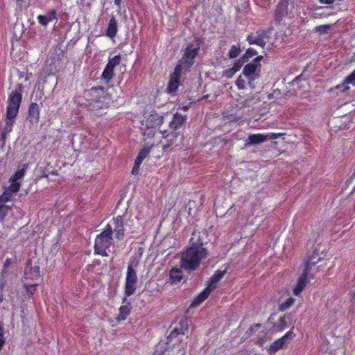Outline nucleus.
<instances>
[{
    "label": "nucleus",
    "mask_w": 355,
    "mask_h": 355,
    "mask_svg": "<svg viewBox=\"0 0 355 355\" xmlns=\"http://www.w3.org/2000/svg\"><path fill=\"white\" fill-rule=\"evenodd\" d=\"M191 239L190 246L181 255L180 266L187 272L196 270L202 260L207 256V250L204 248L202 242L194 243Z\"/></svg>",
    "instance_id": "f257e3e1"
},
{
    "label": "nucleus",
    "mask_w": 355,
    "mask_h": 355,
    "mask_svg": "<svg viewBox=\"0 0 355 355\" xmlns=\"http://www.w3.org/2000/svg\"><path fill=\"white\" fill-rule=\"evenodd\" d=\"M85 98L87 100V105L92 110L98 111L106 108L109 105L110 98H108L103 87H92L85 92Z\"/></svg>",
    "instance_id": "f03ea898"
},
{
    "label": "nucleus",
    "mask_w": 355,
    "mask_h": 355,
    "mask_svg": "<svg viewBox=\"0 0 355 355\" xmlns=\"http://www.w3.org/2000/svg\"><path fill=\"white\" fill-rule=\"evenodd\" d=\"M112 227L108 224L104 231L97 235L94 243L95 254L102 257H107V250L112 244Z\"/></svg>",
    "instance_id": "7ed1b4c3"
},
{
    "label": "nucleus",
    "mask_w": 355,
    "mask_h": 355,
    "mask_svg": "<svg viewBox=\"0 0 355 355\" xmlns=\"http://www.w3.org/2000/svg\"><path fill=\"white\" fill-rule=\"evenodd\" d=\"M200 50V44L198 42L189 43L185 49L182 58L179 60L177 67L183 71H189L194 64V60Z\"/></svg>",
    "instance_id": "20e7f679"
},
{
    "label": "nucleus",
    "mask_w": 355,
    "mask_h": 355,
    "mask_svg": "<svg viewBox=\"0 0 355 355\" xmlns=\"http://www.w3.org/2000/svg\"><path fill=\"white\" fill-rule=\"evenodd\" d=\"M138 261H131L128 263L125 275L124 293L125 297H130L133 295L136 291L138 282V278L136 268Z\"/></svg>",
    "instance_id": "39448f33"
},
{
    "label": "nucleus",
    "mask_w": 355,
    "mask_h": 355,
    "mask_svg": "<svg viewBox=\"0 0 355 355\" xmlns=\"http://www.w3.org/2000/svg\"><path fill=\"white\" fill-rule=\"evenodd\" d=\"M23 87L17 85V88L12 91L8 96L6 107V114L17 116L22 99Z\"/></svg>",
    "instance_id": "423d86ee"
},
{
    "label": "nucleus",
    "mask_w": 355,
    "mask_h": 355,
    "mask_svg": "<svg viewBox=\"0 0 355 355\" xmlns=\"http://www.w3.org/2000/svg\"><path fill=\"white\" fill-rule=\"evenodd\" d=\"M293 6L291 5L288 0H281L277 6L275 12V20L280 24L284 21L285 18L291 19L293 15Z\"/></svg>",
    "instance_id": "0eeeda50"
},
{
    "label": "nucleus",
    "mask_w": 355,
    "mask_h": 355,
    "mask_svg": "<svg viewBox=\"0 0 355 355\" xmlns=\"http://www.w3.org/2000/svg\"><path fill=\"white\" fill-rule=\"evenodd\" d=\"M315 264V262L313 261V259H310L305 264V268L303 272L300 276L297 282L293 289V294L296 296L300 295L301 292L306 286L309 282V272L312 268V266Z\"/></svg>",
    "instance_id": "6e6552de"
},
{
    "label": "nucleus",
    "mask_w": 355,
    "mask_h": 355,
    "mask_svg": "<svg viewBox=\"0 0 355 355\" xmlns=\"http://www.w3.org/2000/svg\"><path fill=\"white\" fill-rule=\"evenodd\" d=\"M261 64H256V62H252L245 66L242 74L247 79L248 83L251 88L254 87L253 82L258 78L257 71L260 70Z\"/></svg>",
    "instance_id": "1a4fd4ad"
},
{
    "label": "nucleus",
    "mask_w": 355,
    "mask_h": 355,
    "mask_svg": "<svg viewBox=\"0 0 355 355\" xmlns=\"http://www.w3.org/2000/svg\"><path fill=\"white\" fill-rule=\"evenodd\" d=\"M269 39V31L266 30H258L254 33L248 35L246 40L250 44H256L263 47Z\"/></svg>",
    "instance_id": "9d476101"
},
{
    "label": "nucleus",
    "mask_w": 355,
    "mask_h": 355,
    "mask_svg": "<svg viewBox=\"0 0 355 355\" xmlns=\"http://www.w3.org/2000/svg\"><path fill=\"white\" fill-rule=\"evenodd\" d=\"M190 325V320L187 319L180 320V322L171 331L168 336V340L171 342L173 338H177L178 336L187 334L189 331Z\"/></svg>",
    "instance_id": "9b49d317"
},
{
    "label": "nucleus",
    "mask_w": 355,
    "mask_h": 355,
    "mask_svg": "<svg viewBox=\"0 0 355 355\" xmlns=\"http://www.w3.org/2000/svg\"><path fill=\"white\" fill-rule=\"evenodd\" d=\"M277 137L274 133L250 134L246 139L245 146L258 145L268 139H276Z\"/></svg>",
    "instance_id": "f8f14e48"
},
{
    "label": "nucleus",
    "mask_w": 355,
    "mask_h": 355,
    "mask_svg": "<svg viewBox=\"0 0 355 355\" xmlns=\"http://www.w3.org/2000/svg\"><path fill=\"white\" fill-rule=\"evenodd\" d=\"M10 185L0 196V203H6L12 200V196L17 193L20 188L21 183L10 182Z\"/></svg>",
    "instance_id": "ddd939ff"
},
{
    "label": "nucleus",
    "mask_w": 355,
    "mask_h": 355,
    "mask_svg": "<svg viewBox=\"0 0 355 355\" xmlns=\"http://www.w3.org/2000/svg\"><path fill=\"white\" fill-rule=\"evenodd\" d=\"M182 69L175 67L173 73L171 75V79L168 82L167 91L168 93H175L180 85V80Z\"/></svg>",
    "instance_id": "4468645a"
},
{
    "label": "nucleus",
    "mask_w": 355,
    "mask_h": 355,
    "mask_svg": "<svg viewBox=\"0 0 355 355\" xmlns=\"http://www.w3.org/2000/svg\"><path fill=\"white\" fill-rule=\"evenodd\" d=\"M16 116H17L9 115L6 114V116L4 120V125L1 128V139L3 141V142L5 141L7 135L12 130V127L15 124Z\"/></svg>",
    "instance_id": "2eb2a0df"
},
{
    "label": "nucleus",
    "mask_w": 355,
    "mask_h": 355,
    "mask_svg": "<svg viewBox=\"0 0 355 355\" xmlns=\"http://www.w3.org/2000/svg\"><path fill=\"white\" fill-rule=\"evenodd\" d=\"M38 23L46 27L49 23L58 19V12L55 9H50L44 15H40L37 17Z\"/></svg>",
    "instance_id": "dca6fc26"
},
{
    "label": "nucleus",
    "mask_w": 355,
    "mask_h": 355,
    "mask_svg": "<svg viewBox=\"0 0 355 355\" xmlns=\"http://www.w3.org/2000/svg\"><path fill=\"white\" fill-rule=\"evenodd\" d=\"M114 229L112 231L115 233L116 238L118 240H122L124 235V226L123 222V218L121 216H118L113 220Z\"/></svg>",
    "instance_id": "f3484780"
},
{
    "label": "nucleus",
    "mask_w": 355,
    "mask_h": 355,
    "mask_svg": "<svg viewBox=\"0 0 355 355\" xmlns=\"http://www.w3.org/2000/svg\"><path fill=\"white\" fill-rule=\"evenodd\" d=\"M164 118L157 113L150 114L146 119L145 125L148 129L154 128L162 124Z\"/></svg>",
    "instance_id": "a211bd4d"
},
{
    "label": "nucleus",
    "mask_w": 355,
    "mask_h": 355,
    "mask_svg": "<svg viewBox=\"0 0 355 355\" xmlns=\"http://www.w3.org/2000/svg\"><path fill=\"white\" fill-rule=\"evenodd\" d=\"M187 119V116L176 113L173 115V120L170 122V128L174 130L181 128Z\"/></svg>",
    "instance_id": "6ab92c4d"
},
{
    "label": "nucleus",
    "mask_w": 355,
    "mask_h": 355,
    "mask_svg": "<svg viewBox=\"0 0 355 355\" xmlns=\"http://www.w3.org/2000/svg\"><path fill=\"white\" fill-rule=\"evenodd\" d=\"M117 31V21L114 16H112L108 21L105 35L112 39L116 36Z\"/></svg>",
    "instance_id": "aec40b11"
},
{
    "label": "nucleus",
    "mask_w": 355,
    "mask_h": 355,
    "mask_svg": "<svg viewBox=\"0 0 355 355\" xmlns=\"http://www.w3.org/2000/svg\"><path fill=\"white\" fill-rule=\"evenodd\" d=\"M226 273V269L221 270H217L214 275L211 277L210 281L207 285V286L214 291L218 282L223 277L225 274Z\"/></svg>",
    "instance_id": "412c9836"
},
{
    "label": "nucleus",
    "mask_w": 355,
    "mask_h": 355,
    "mask_svg": "<svg viewBox=\"0 0 355 355\" xmlns=\"http://www.w3.org/2000/svg\"><path fill=\"white\" fill-rule=\"evenodd\" d=\"M212 291L208 286H207L201 293H200L193 300L191 306H197L203 302L210 295Z\"/></svg>",
    "instance_id": "4be33fe9"
},
{
    "label": "nucleus",
    "mask_w": 355,
    "mask_h": 355,
    "mask_svg": "<svg viewBox=\"0 0 355 355\" xmlns=\"http://www.w3.org/2000/svg\"><path fill=\"white\" fill-rule=\"evenodd\" d=\"M352 84L355 86V69L345 79L341 85L337 86V89L340 90L342 92H345L349 89V87L346 85Z\"/></svg>",
    "instance_id": "5701e85b"
},
{
    "label": "nucleus",
    "mask_w": 355,
    "mask_h": 355,
    "mask_svg": "<svg viewBox=\"0 0 355 355\" xmlns=\"http://www.w3.org/2000/svg\"><path fill=\"white\" fill-rule=\"evenodd\" d=\"M28 117L31 122H37L39 120L40 110L37 103H33L31 104L28 110Z\"/></svg>",
    "instance_id": "b1692460"
},
{
    "label": "nucleus",
    "mask_w": 355,
    "mask_h": 355,
    "mask_svg": "<svg viewBox=\"0 0 355 355\" xmlns=\"http://www.w3.org/2000/svg\"><path fill=\"white\" fill-rule=\"evenodd\" d=\"M171 284H177L182 279V272L180 268H173L169 272Z\"/></svg>",
    "instance_id": "393cba45"
},
{
    "label": "nucleus",
    "mask_w": 355,
    "mask_h": 355,
    "mask_svg": "<svg viewBox=\"0 0 355 355\" xmlns=\"http://www.w3.org/2000/svg\"><path fill=\"white\" fill-rule=\"evenodd\" d=\"M154 146L153 143H147L146 144L143 148L140 150L138 156L137 157L136 159L142 162L144 159L148 156L149 153L150 152L151 149Z\"/></svg>",
    "instance_id": "a878e982"
},
{
    "label": "nucleus",
    "mask_w": 355,
    "mask_h": 355,
    "mask_svg": "<svg viewBox=\"0 0 355 355\" xmlns=\"http://www.w3.org/2000/svg\"><path fill=\"white\" fill-rule=\"evenodd\" d=\"M130 313V304L122 305L119 308V313L116 317L118 321H123L125 320Z\"/></svg>",
    "instance_id": "bb28decb"
},
{
    "label": "nucleus",
    "mask_w": 355,
    "mask_h": 355,
    "mask_svg": "<svg viewBox=\"0 0 355 355\" xmlns=\"http://www.w3.org/2000/svg\"><path fill=\"white\" fill-rule=\"evenodd\" d=\"M241 52V46L239 44H234L232 45L228 53L227 56L230 59H234L237 58Z\"/></svg>",
    "instance_id": "cd10ccee"
},
{
    "label": "nucleus",
    "mask_w": 355,
    "mask_h": 355,
    "mask_svg": "<svg viewBox=\"0 0 355 355\" xmlns=\"http://www.w3.org/2000/svg\"><path fill=\"white\" fill-rule=\"evenodd\" d=\"M25 174L26 170L24 168L18 169L15 173L10 177L9 182L20 183L19 181L24 177Z\"/></svg>",
    "instance_id": "c85d7f7f"
},
{
    "label": "nucleus",
    "mask_w": 355,
    "mask_h": 355,
    "mask_svg": "<svg viewBox=\"0 0 355 355\" xmlns=\"http://www.w3.org/2000/svg\"><path fill=\"white\" fill-rule=\"evenodd\" d=\"M113 76L114 69L108 68V67L106 65L102 73L101 78L104 80L105 83H108L113 78Z\"/></svg>",
    "instance_id": "c756f323"
},
{
    "label": "nucleus",
    "mask_w": 355,
    "mask_h": 355,
    "mask_svg": "<svg viewBox=\"0 0 355 355\" xmlns=\"http://www.w3.org/2000/svg\"><path fill=\"white\" fill-rule=\"evenodd\" d=\"M287 343L282 338H279L277 340L275 341L270 346V349L273 352H277L279 349L283 348V347L286 345Z\"/></svg>",
    "instance_id": "7c9ffc66"
},
{
    "label": "nucleus",
    "mask_w": 355,
    "mask_h": 355,
    "mask_svg": "<svg viewBox=\"0 0 355 355\" xmlns=\"http://www.w3.org/2000/svg\"><path fill=\"white\" fill-rule=\"evenodd\" d=\"M10 207L4 205V203H0V220H3L4 218L8 214L10 211Z\"/></svg>",
    "instance_id": "2f4dec72"
},
{
    "label": "nucleus",
    "mask_w": 355,
    "mask_h": 355,
    "mask_svg": "<svg viewBox=\"0 0 355 355\" xmlns=\"http://www.w3.org/2000/svg\"><path fill=\"white\" fill-rule=\"evenodd\" d=\"M120 61L121 56L119 55H117L113 57L112 58L110 59L106 65L108 67V68L114 69L116 66L119 64Z\"/></svg>",
    "instance_id": "473e14b6"
},
{
    "label": "nucleus",
    "mask_w": 355,
    "mask_h": 355,
    "mask_svg": "<svg viewBox=\"0 0 355 355\" xmlns=\"http://www.w3.org/2000/svg\"><path fill=\"white\" fill-rule=\"evenodd\" d=\"M246 81L247 79L242 74L237 78L235 84L238 89H244L245 88Z\"/></svg>",
    "instance_id": "72a5a7b5"
},
{
    "label": "nucleus",
    "mask_w": 355,
    "mask_h": 355,
    "mask_svg": "<svg viewBox=\"0 0 355 355\" xmlns=\"http://www.w3.org/2000/svg\"><path fill=\"white\" fill-rule=\"evenodd\" d=\"M257 54V51L255 49H254L252 48H249L248 49H247V51L243 55V56L241 58L243 60L248 62L250 58H252L253 56L256 55Z\"/></svg>",
    "instance_id": "f704fd0d"
},
{
    "label": "nucleus",
    "mask_w": 355,
    "mask_h": 355,
    "mask_svg": "<svg viewBox=\"0 0 355 355\" xmlns=\"http://www.w3.org/2000/svg\"><path fill=\"white\" fill-rule=\"evenodd\" d=\"M295 302V299L290 297L286 300L285 302L281 304L279 306V309L282 311H286L293 306Z\"/></svg>",
    "instance_id": "c9c22d12"
},
{
    "label": "nucleus",
    "mask_w": 355,
    "mask_h": 355,
    "mask_svg": "<svg viewBox=\"0 0 355 355\" xmlns=\"http://www.w3.org/2000/svg\"><path fill=\"white\" fill-rule=\"evenodd\" d=\"M262 328V325L261 324H254V326H252L251 327H250L246 334L250 336H254L255 334V333L260 329Z\"/></svg>",
    "instance_id": "e433bc0d"
},
{
    "label": "nucleus",
    "mask_w": 355,
    "mask_h": 355,
    "mask_svg": "<svg viewBox=\"0 0 355 355\" xmlns=\"http://www.w3.org/2000/svg\"><path fill=\"white\" fill-rule=\"evenodd\" d=\"M266 336V332L264 330H261L257 335V338L256 339V343L262 345L265 342V338Z\"/></svg>",
    "instance_id": "4c0bfd02"
},
{
    "label": "nucleus",
    "mask_w": 355,
    "mask_h": 355,
    "mask_svg": "<svg viewBox=\"0 0 355 355\" xmlns=\"http://www.w3.org/2000/svg\"><path fill=\"white\" fill-rule=\"evenodd\" d=\"M245 62H246L245 60H243L242 58H241L240 59H239L238 60H236L234 62V64H233V66L232 67V70L236 73L241 69L243 64Z\"/></svg>",
    "instance_id": "58836bf2"
},
{
    "label": "nucleus",
    "mask_w": 355,
    "mask_h": 355,
    "mask_svg": "<svg viewBox=\"0 0 355 355\" xmlns=\"http://www.w3.org/2000/svg\"><path fill=\"white\" fill-rule=\"evenodd\" d=\"M12 263V260L10 258H8L5 260L2 268V275H5L8 272V268Z\"/></svg>",
    "instance_id": "ea45409f"
},
{
    "label": "nucleus",
    "mask_w": 355,
    "mask_h": 355,
    "mask_svg": "<svg viewBox=\"0 0 355 355\" xmlns=\"http://www.w3.org/2000/svg\"><path fill=\"white\" fill-rule=\"evenodd\" d=\"M142 162L135 159V164L132 168V174L133 175H137L139 172V167H140V165Z\"/></svg>",
    "instance_id": "a19ab883"
},
{
    "label": "nucleus",
    "mask_w": 355,
    "mask_h": 355,
    "mask_svg": "<svg viewBox=\"0 0 355 355\" xmlns=\"http://www.w3.org/2000/svg\"><path fill=\"white\" fill-rule=\"evenodd\" d=\"M295 336L293 330L288 331L282 338L288 343V340H291Z\"/></svg>",
    "instance_id": "79ce46f5"
},
{
    "label": "nucleus",
    "mask_w": 355,
    "mask_h": 355,
    "mask_svg": "<svg viewBox=\"0 0 355 355\" xmlns=\"http://www.w3.org/2000/svg\"><path fill=\"white\" fill-rule=\"evenodd\" d=\"M236 73V72L232 70V68L226 70L225 72H224V76L228 78H232L234 74Z\"/></svg>",
    "instance_id": "37998d69"
},
{
    "label": "nucleus",
    "mask_w": 355,
    "mask_h": 355,
    "mask_svg": "<svg viewBox=\"0 0 355 355\" xmlns=\"http://www.w3.org/2000/svg\"><path fill=\"white\" fill-rule=\"evenodd\" d=\"M286 317L283 316L279 318V323L281 328L283 329L286 327Z\"/></svg>",
    "instance_id": "c03bdc74"
},
{
    "label": "nucleus",
    "mask_w": 355,
    "mask_h": 355,
    "mask_svg": "<svg viewBox=\"0 0 355 355\" xmlns=\"http://www.w3.org/2000/svg\"><path fill=\"white\" fill-rule=\"evenodd\" d=\"M27 293L32 295L35 291V286H29L27 287Z\"/></svg>",
    "instance_id": "a18cd8bd"
},
{
    "label": "nucleus",
    "mask_w": 355,
    "mask_h": 355,
    "mask_svg": "<svg viewBox=\"0 0 355 355\" xmlns=\"http://www.w3.org/2000/svg\"><path fill=\"white\" fill-rule=\"evenodd\" d=\"M263 59V57L261 55H259V56H257V58H255L252 62H256V64H260V61Z\"/></svg>",
    "instance_id": "49530a36"
},
{
    "label": "nucleus",
    "mask_w": 355,
    "mask_h": 355,
    "mask_svg": "<svg viewBox=\"0 0 355 355\" xmlns=\"http://www.w3.org/2000/svg\"><path fill=\"white\" fill-rule=\"evenodd\" d=\"M173 144V141L171 140L170 141H168L166 144H164L163 146V149L164 150H166L168 148H169L171 145Z\"/></svg>",
    "instance_id": "de8ad7c7"
},
{
    "label": "nucleus",
    "mask_w": 355,
    "mask_h": 355,
    "mask_svg": "<svg viewBox=\"0 0 355 355\" xmlns=\"http://www.w3.org/2000/svg\"><path fill=\"white\" fill-rule=\"evenodd\" d=\"M173 144V141L171 140L170 141H168L166 144H164L163 146V149L164 150H166L168 148H169L171 145Z\"/></svg>",
    "instance_id": "09e8293b"
},
{
    "label": "nucleus",
    "mask_w": 355,
    "mask_h": 355,
    "mask_svg": "<svg viewBox=\"0 0 355 355\" xmlns=\"http://www.w3.org/2000/svg\"><path fill=\"white\" fill-rule=\"evenodd\" d=\"M320 1L322 3L331 4L334 1V0H320Z\"/></svg>",
    "instance_id": "8fccbe9b"
},
{
    "label": "nucleus",
    "mask_w": 355,
    "mask_h": 355,
    "mask_svg": "<svg viewBox=\"0 0 355 355\" xmlns=\"http://www.w3.org/2000/svg\"><path fill=\"white\" fill-rule=\"evenodd\" d=\"M122 0H114L115 5L120 6L121 4Z\"/></svg>",
    "instance_id": "3c124183"
},
{
    "label": "nucleus",
    "mask_w": 355,
    "mask_h": 355,
    "mask_svg": "<svg viewBox=\"0 0 355 355\" xmlns=\"http://www.w3.org/2000/svg\"><path fill=\"white\" fill-rule=\"evenodd\" d=\"M189 109V105H184L181 107V110H182L183 111H187Z\"/></svg>",
    "instance_id": "603ef678"
},
{
    "label": "nucleus",
    "mask_w": 355,
    "mask_h": 355,
    "mask_svg": "<svg viewBox=\"0 0 355 355\" xmlns=\"http://www.w3.org/2000/svg\"><path fill=\"white\" fill-rule=\"evenodd\" d=\"M162 135H163V137H165V138H166V137L168 136V135H166V133H167V131H166V130H165V131L162 132Z\"/></svg>",
    "instance_id": "864d4df0"
},
{
    "label": "nucleus",
    "mask_w": 355,
    "mask_h": 355,
    "mask_svg": "<svg viewBox=\"0 0 355 355\" xmlns=\"http://www.w3.org/2000/svg\"><path fill=\"white\" fill-rule=\"evenodd\" d=\"M153 355H162V354H159L157 351H156Z\"/></svg>",
    "instance_id": "5fc2aeb1"
},
{
    "label": "nucleus",
    "mask_w": 355,
    "mask_h": 355,
    "mask_svg": "<svg viewBox=\"0 0 355 355\" xmlns=\"http://www.w3.org/2000/svg\"><path fill=\"white\" fill-rule=\"evenodd\" d=\"M125 302H126V297H124V298L123 299V303H125Z\"/></svg>",
    "instance_id": "6e6d98bb"
},
{
    "label": "nucleus",
    "mask_w": 355,
    "mask_h": 355,
    "mask_svg": "<svg viewBox=\"0 0 355 355\" xmlns=\"http://www.w3.org/2000/svg\"><path fill=\"white\" fill-rule=\"evenodd\" d=\"M35 272H38V271H39V268H35Z\"/></svg>",
    "instance_id": "4d7b16f0"
},
{
    "label": "nucleus",
    "mask_w": 355,
    "mask_h": 355,
    "mask_svg": "<svg viewBox=\"0 0 355 355\" xmlns=\"http://www.w3.org/2000/svg\"><path fill=\"white\" fill-rule=\"evenodd\" d=\"M153 130H150V132H149V135H151V134H154L153 132H152Z\"/></svg>",
    "instance_id": "13d9d810"
}]
</instances>
